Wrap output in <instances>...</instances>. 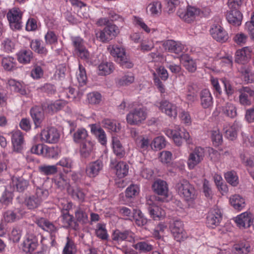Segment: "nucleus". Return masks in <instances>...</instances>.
<instances>
[{"instance_id": "obj_1", "label": "nucleus", "mask_w": 254, "mask_h": 254, "mask_svg": "<svg viewBox=\"0 0 254 254\" xmlns=\"http://www.w3.org/2000/svg\"><path fill=\"white\" fill-rule=\"evenodd\" d=\"M165 133L169 137L172 138L174 143L177 146H181L183 143V139L185 140L189 145H193L192 138L189 132L184 128L179 126H175L173 129H168Z\"/></svg>"}, {"instance_id": "obj_2", "label": "nucleus", "mask_w": 254, "mask_h": 254, "mask_svg": "<svg viewBox=\"0 0 254 254\" xmlns=\"http://www.w3.org/2000/svg\"><path fill=\"white\" fill-rule=\"evenodd\" d=\"M176 190L179 195L187 202H192L196 198V190L187 180H183L178 183Z\"/></svg>"}, {"instance_id": "obj_3", "label": "nucleus", "mask_w": 254, "mask_h": 254, "mask_svg": "<svg viewBox=\"0 0 254 254\" xmlns=\"http://www.w3.org/2000/svg\"><path fill=\"white\" fill-rule=\"evenodd\" d=\"M147 117L145 108H135L128 113L126 117L127 123L130 125H139L145 120Z\"/></svg>"}, {"instance_id": "obj_4", "label": "nucleus", "mask_w": 254, "mask_h": 254, "mask_svg": "<svg viewBox=\"0 0 254 254\" xmlns=\"http://www.w3.org/2000/svg\"><path fill=\"white\" fill-rule=\"evenodd\" d=\"M22 15L23 12L18 8L14 7L8 10L6 17L12 30H20L22 28Z\"/></svg>"}, {"instance_id": "obj_5", "label": "nucleus", "mask_w": 254, "mask_h": 254, "mask_svg": "<svg viewBox=\"0 0 254 254\" xmlns=\"http://www.w3.org/2000/svg\"><path fill=\"white\" fill-rule=\"evenodd\" d=\"M210 34L213 39L220 43H225L229 39L227 32L219 23L213 24L209 30Z\"/></svg>"}, {"instance_id": "obj_6", "label": "nucleus", "mask_w": 254, "mask_h": 254, "mask_svg": "<svg viewBox=\"0 0 254 254\" xmlns=\"http://www.w3.org/2000/svg\"><path fill=\"white\" fill-rule=\"evenodd\" d=\"M205 151L203 148L199 146L195 147L194 150L190 153L187 161L189 169H193L203 159Z\"/></svg>"}, {"instance_id": "obj_7", "label": "nucleus", "mask_w": 254, "mask_h": 254, "mask_svg": "<svg viewBox=\"0 0 254 254\" xmlns=\"http://www.w3.org/2000/svg\"><path fill=\"white\" fill-rule=\"evenodd\" d=\"M222 219L221 210L217 208L211 209L206 217V225L208 227L214 229L218 226Z\"/></svg>"}, {"instance_id": "obj_8", "label": "nucleus", "mask_w": 254, "mask_h": 254, "mask_svg": "<svg viewBox=\"0 0 254 254\" xmlns=\"http://www.w3.org/2000/svg\"><path fill=\"white\" fill-rule=\"evenodd\" d=\"M155 106L159 109L170 117L176 118L178 114V107L176 105L169 102L167 100H162L157 102Z\"/></svg>"}, {"instance_id": "obj_9", "label": "nucleus", "mask_w": 254, "mask_h": 254, "mask_svg": "<svg viewBox=\"0 0 254 254\" xmlns=\"http://www.w3.org/2000/svg\"><path fill=\"white\" fill-rule=\"evenodd\" d=\"M171 233L177 242H181L187 238V236L183 227L182 221L176 220L170 225Z\"/></svg>"}, {"instance_id": "obj_10", "label": "nucleus", "mask_w": 254, "mask_h": 254, "mask_svg": "<svg viewBox=\"0 0 254 254\" xmlns=\"http://www.w3.org/2000/svg\"><path fill=\"white\" fill-rule=\"evenodd\" d=\"M71 44L73 47L74 53L79 58L85 57V54L88 51L85 45L84 40L79 36L70 37Z\"/></svg>"}, {"instance_id": "obj_11", "label": "nucleus", "mask_w": 254, "mask_h": 254, "mask_svg": "<svg viewBox=\"0 0 254 254\" xmlns=\"http://www.w3.org/2000/svg\"><path fill=\"white\" fill-rule=\"evenodd\" d=\"M40 138L42 141L46 143H55L58 141L60 135L56 128L47 127L41 131Z\"/></svg>"}, {"instance_id": "obj_12", "label": "nucleus", "mask_w": 254, "mask_h": 254, "mask_svg": "<svg viewBox=\"0 0 254 254\" xmlns=\"http://www.w3.org/2000/svg\"><path fill=\"white\" fill-rule=\"evenodd\" d=\"M199 13V9L193 6H189L186 10L180 9L178 10V16L185 21L190 23Z\"/></svg>"}, {"instance_id": "obj_13", "label": "nucleus", "mask_w": 254, "mask_h": 254, "mask_svg": "<svg viewBox=\"0 0 254 254\" xmlns=\"http://www.w3.org/2000/svg\"><path fill=\"white\" fill-rule=\"evenodd\" d=\"M241 127V124L238 121H235L232 124H225L223 126L225 136L230 140H235L237 137V131Z\"/></svg>"}, {"instance_id": "obj_14", "label": "nucleus", "mask_w": 254, "mask_h": 254, "mask_svg": "<svg viewBox=\"0 0 254 254\" xmlns=\"http://www.w3.org/2000/svg\"><path fill=\"white\" fill-rule=\"evenodd\" d=\"M112 239L118 243L124 241L132 242L134 241V234L129 230L122 231L116 229L112 234Z\"/></svg>"}, {"instance_id": "obj_15", "label": "nucleus", "mask_w": 254, "mask_h": 254, "mask_svg": "<svg viewBox=\"0 0 254 254\" xmlns=\"http://www.w3.org/2000/svg\"><path fill=\"white\" fill-rule=\"evenodd\" d=\"M240 95L239 102L243 106H249L251 104L252 98L254 97V90L249 87H243L239 89Z\"/></svg>"}, {"instance_id": "obj_16", "label": "nucleus", "mask_w": 254, "mask_h": 254, "mask_svg": "<svg viewBox=\"0 0 254 254\" xmlns=\"http://www.w3.org/2000/svg\"><path fill=\"white\" fill-rule=\"evenodd\" d=\"M254 220L253 214L246 211L238 215L235 221L240 228H245L249 227L253 223Z\"/></svg>"}, {"instance_id": "obj_17", "label": "nucleus", "mask_w": 254, "mask_h": 254, "mask_svg": "<svg viewBox=\"0 0 254 254\" xmlns=\"http://www.w3.org/2000/svg\"><path fill=\"white\" fill-rule=\"evenodd\" d=\"M103 163L100 160L89 163L86 166L85 172L87 176L94 178L97 176L103 169Z\"/></svg>"}, {"instance_id": "obj_18", "label": "nucleus", "mask_w": 254, "mask_h": 254, "mask_svg": "<svg viewBox=\"0 0 254 254\" xmlns=\"http://www.w3.org/2000/svg\"><path fill=\"white\" fill-rule=\"evenodd\" d=\"M251 53L252 49L249 47L237 50L235 54V62L242 64H247L251 58Z\"/></svg>"}, {"instance_id": "obj_19", "label": "nucleus", "mask_w": 254, "mask_h": 254, "mask_svg": "<svg viewBox=\"0 0 254 254\" xmlns=\"http://www.w3.org/2000/svg\"><path fill=\"white\" fill-rule=\"evenodd\" d=\"M109 19L107 17L101 18L98 19L97 24L99 25H107L104 28L107 32V35L110 37L111 40L115 38L119 33L120 30L118 26L115 24H110Z\"/></svg>"}, {"instance_id": "obj_20", "label": "nucleus", "mask_w": 254, "mask_h": 254, "mask_svg": "<svg viewBox=\"0 0 254 254\" xmlns=\"http://www.w3.org/2000/svg\"><path fill=\"white\" fill-rule=\"evenodd\" d=\"M24 213L25 212L20 208L8 210L3 213V219L6 223H12L21 218Z\"/></svg>"}, {"instance_id": "obj_21", "label": "nucleus", "mask_w": 254, "mask_h": 254, "mask_svg": "<svg viewBox=\"0 0 254 254\" xmlns=\"http://www.w3.org/2000/svg\"><path fill=\"white\" fill-rule=\"evenodd\" d=\"M108 50L110 51L111 55L116 58L117 61L122 64L126 62L125 50L121 46L116 45H110L108 47Z\"/></svg>"}, {"instance_id": "obj_22", "label": "nucleus", "mask_w": 254, "mask_h": 254, "mask_svg": "<svg viewBox=\"0 0 254 254\" xmlns=\"http://www.w3.org/2000/svg\"><path fill=\"white\" fill-rule=\"evenodd\" d=\"M200 105L204 109L209 108L213 106V99L208 89H202L199 93Z\"/></svg>"}, {"instance_id": "obj_23", "label": "nucleus", "mask_w": 254, "mask_h": 254, "mask_svg": "<svg viewBox=\"0 0 254 254\" xmlns=\"http://www.w3.org/2000/svg\"><path fill=\"white\" fill-rule=\"evenodd\" d=\"M152 189L156 194L167 197L168 196L169 189L166 181L159 179L152 185Z\"/></svg>"}, {"instance_id": "obj_24", "label": "nucleus", "mask_w": 254, "mask_h": 254, "mask_svg": "<svg viewBox=\"0 0 254 254\" xmlns=\"http://www.w3.org/2000/svg\"><path fill=\"white\" fill-rule=\"evenodd\" d=\"M10 186L14 191L22 192L27 188L29 182L22 177H13Z\"/></svg>"}, {"instance_id": "obj_25", "label": "nucleus", "mask_w": 254, "mask_h": 254, "mask_svg": "<svg viewBox=\"0 0 254 254\" xmlns=\"http://www.w3.org/2000/svg\"><path fill=\"white\" fill-rule=\"evenodd\" d=\"M89 126L91 133L96 136L98 141L103 145L106 144V134L100 126L97 124H91Z\"/></svg>"}, {"instance_id": "obj_26", "label": "nucleus", "mask_w": 254, "mask_h": 254, "mask_svg": "<svg viewBox=\"0 0 254 254\" xmlns=\"http://www.w3.org/2000/svg\"><path fill=\"white\" fill-rule=\"evenodd\" d=\"M163 46L165 50L175 54L181 53L184 49V46L179 41L168 40L164 42Z\"/></svg>"}, {"instance_id": "obj_27", "label": "nucleus", "mask_w": 254, "mask_h": 254, "mask_svg": "<svg viewBox=\"0 0 254 254\" xmlns=\"http://www.w3.org/2000/svg\"><path fill=\"white\" fill-rule=\"evenodd\" d=\"M11 142L14 151L19 152L22 149V145L24 142L23 135L19 130H15L12 132Z\"/></svg>"}, {"instance_id": "obj_28", "label": "nucleus", "mask_w": 254, "mask_h": 254, "mask_svg": "<svg viewBox=\"0 0 254 254\" xmlns=\"http://www.w3.org/2000/svg\"><path fill=\"white\" fill-rule=\"evenodd\" d=\"M30 115L33 120L35 127H40L44 119V112L42 108L38 106L32 107L30 110Z\"/></svg>"}, {"instance_id": "obj_29", "label": "nucleus", "mask_w": 254, "mask_h": 254, "mask_svg": "<svg viewBox=\"0 0 254 254\" xmlns=\"http://www.w3.org/2000/svg\"><path fill=\"white\" fill-rule=\"evenodd\" d=\"M181 63L185 68L190 72H194L196 69V64L194 60L187 54H182L180 58Z\"/></svg>"}, {"instance_id": "obj_30", "label": "nucleus", "mask_w": 254, "mask_h": 254, "mask_svg": "<svg viewBox=\"0 0 254 254\" xmlns=\"http://www.w3.org/2000/svg\"><path fill=\"white\" fill-rule=\"evenodd\" d=\"M67 192L73 199L77 200L79 202H83L85 201L86 193L85 190L79 187L68 188Z\"/></svg>"}, {"instance_id": "obj_31", "label": "nucleus", "mask_w": 254, "mask_h": 254, "mask_svg": "<svg viewBox=\"0 0 254 254\" xmlns=\"http://www.w3.org/2000/svg\"><path fill=\"white\" fill-rule=\"evenodd\" d=\"M55 185L60 190L70 188L69 180L62 173L57 175L53 179Z\"/></svg>"}, {"instance_id": "obj_32", "label": "nucleus", "mask_w": 254, "mask_h": 254, "mask_svg": "<svg viewBox=\"0 0 254 254\" xmlns=\"http://www.w3.org/2000/svg\"><path fill=\"white\" fill-rule=\"evenodd\" d=\"M226 18L229 23L239 26L242 23L243 15L239 10H230L227 14Z\"/></svg>"}, {"instance_id": "obj_33", "label": "nucleus", "mask_w": 254, "mask_h": 254, "mask_svg": "<svg viewBox=\"0 0 254 254\" xmlns=\"http://www.w3.org/2000/svg\"><path fill=\"white\" fill-rule=\"evenodd\" d=\"M38 246L36 239L32 236H28L22 243V249L25 253H30L34 251Z\"/></svg>"}, {"instance_id": "obj_34", "label": "nucleus", "mask_w": 254, "mask_h": 254, "mask_svg": "<svg viewBox=\"0 0 254 254\" xmlns=\"http://www.w3.org/2000/svg\"><path fill=\"white\" fill-rule=\"evenodd\" d=\"M36 224L44 231L50 232L51 234L57 231V228L46 219L41 217L37 219Z\"/></svg>"}, {"instance_id": "obj_35", "label": "nucleus", "mask_w": 254, "mask_h": 254, "mask_svg": "<svg viewBox=\"0 0 254 254\" xmlns=\"http://www.w3.org/2000/svg\"><path fill=\"white\" fill-rule=\"evenodd\" d=\"M221 81L223 84L224 92L228 99L232 100L234 98V94L236 92V88L231 84L230 80L226 78H222Z\"/></svg>"}, {"instance_id": "obj_36", "label": "nucleus", "mask_w": 254, "mask_h": 254, "mask_svg": "<svg viewBox=\"0 0 254 254\" xmlns=\"http://www.w3.org/2000/svg\"><path fill=\"white\" fill-rule=\"evenodd\" d=\"M162 5L160 1L153 0L148 4L147 9L153 17L159 16L162 12Z\"/></svg>"}, {"instance_id": "obj_37", "label": "nucleus", "mask_w": 254, "mask_h": 254, "mask_svg": "<svg viewBox=\"0 0 254 254\" xmlns=\"http://www.w3.org/2000/svg\"><path fill=\"white\" fill-rule=\"evenodd\" d=\"M17 60L21 64H27L30 62L33 56L32 52L29 49H22L17 54Z\"/></svg>"}, {"instance_id": "obj_38", "label": "nucleus", "mask_w": 254, "mask_h": 254, "mask_svg": "<svg viewBox=\"0 0 254 254\" xmlns=\"http://www.w3.org/2000/svg\"><path fill=\"white\" fill-rule=\"evenodd\" d=\"M112 148L114 154L119 158H122L125 155V150L121 141L117 137H112Z\"/></svg>"}, {"instance_id": "obj_39", "label": "nucleus", "mask_w": 254, "mask_h": 254, "mask_svg": "<svg viewBox=\"0 0 254 254\" xmlns=\"http://www.w3.org/2000/svg\"><path fill=\"white\" fill-rule=\"evenodd\" d=\"M94 143L91 140H85V142L81 143L80 153L83 158H87L93 150Z\"/></svg>"}, {"instance_id": "obj_40", "label": "nucleus", "mask_w": 254, "mask_h": 254, "mask_svg": "<svg viewBox=\"0 0 254 254\" xmlns=\"http://www.w3.org/2000/svg\"><path fill=\"white\" fill-rule=\"evenodd\" d=\"M148 210L150 216L154 220L160 219L165 215L164 210L154 204L149 205Z\"/></svg>"}, {"instance_id": "obj_41", "label": "nucleus", "mask_w": 254, "mask_h": 254, "mask_svg": "<svg viewBox=\"0 0 254 254\" xmlns=\"http://www.w3.org/2000/svg\"><path fill=\"white\" fill-rule=\"evenodd\" d=\"M222 113L225 116L233 119L237 115V108L234 104L227 102L222 107Z\"/></svg>"}, {"instance_id": "obj_42", "label": "nucleus", "mask_w": 254, "mask_h": 254, "mask_svg": "<svg viewBox=\"0 0 254 254\" xmlns=\"http://www.w3.org/2000/svg\"><path fill=\"white\" fill-rule=\"evenodd\" d=\"M98 68L99 75H107L113 72L114 64L112 62L102 63L98 65Z\"/></svg>"}, {"instance_id": "obj_43", "label": "nucleus", "mask_w": 254, "mask_h": 254, "mask_svg": "<svg viewBox=\"0 0 254 254\" xmlns=\"http://www.w3.org/2000/svg\"><path fill=\"white\" fill-rule=\"evenodd\" d=\"M95 235L100 239L103 241H108L109 236L106 229V224L99 223L96 225L95 230Z\"/></svg>"}, {"instance_id": "obj_44", "label": "nucleus", "mask_w": 254, "mask_h": 254, "mask_svg": "<svg viewBox=\"0 0 254 254\" xmlns=\"http://www.w3.org/2000/svg\"><path fill=\"white\" fill-rule=\"evenodd\" d=\"M230 202L235 209L239 211L241 210L245 206V199L238 194L231 197Z\"/></svg>"}, {"instance_id": "obj_45", "label": "nucleus", "mask_w": 254, "mask_h": 254, "mask_svg": "<svg viewBox=\"0 0 254 254\" xmlns=\"http://www.w3.org/2000/svg\"><path fill=\"white\" fill-rule=\"evenodd\" d=\"M30 47L35 52L42 55H46L48 51L44 46L43 42L39 39L33 40L30 42Z\"/></svg>"}, {"instance_id": "obj_46", "label": "nucleus", "mask_w": 254, "mask_h": 254, "mask_svg": "<svg viewBox=\"0 0 254 254\" xmlns=\"http://www.w3.org/2000/svg\"><path fill=\"white\" fill-rule=\"evenodd\" d=\"M135 143L136 148L141 152L147 150L151 144L149 139L143 135H140L135 138Z\"/></svg>"}, {"instance_id": "obj_47", "label": "nucleus", "mask_w": 254, "mask_h": 254, "mask_svg": "<svg viewBox=\"0 0 254 254\" xmlns=\"http://www.w3.org/2000/svg\"><path fill=\"white\" fill-rule=\"evenodd\" d=\"M56 165L61 166L66 170V171H64L65 172L68 173L71 172V170L74 168L75 164L72 158L68 157H64L57 163Z\"/></svg>"}, {"instance_id": "obj_48", "label": "nucleus", "mask_w": 254, "mask_h": 254, "mask_svg": "<svg viewBox=\"0 0 254 254\" xmlns=\"http://www.w3.org/2000/svg\"><path fill=\"white\" fill-rule=\"evenodd\" d=\"M116 174L119 178L126 176L128 172V166L126 162L120 161L115 166Z\"/></svg>"}, {"instance_id": "obj_49", "label": "nucleus", "mask_w": 254, "mask_h": 254, "mask_svg": "<svg viewBox=\"0 0 254 254\" xmlns=\"http://www.w3.org/2000/svg\"><path fill=\"white\" fill-rule=\"evenodd\" d=\"M74 213L75 219L78 222L82 224H86L88 222V215L83 207L80 206L77 207Z\"/></svg>"}, {"instance_id": "obj_50", "label": "nucleus", "mask_w": 254, "mask_h": 254, "mask_svg": "<svg viewBox=\"0 0 254 254\" xmlns=\"http://www.w3.org/2000/svg\"><path fill=\"white\" fill-rule=\"evenodd\" d=\"M1 64L3 68L7 71H11L16 67L15 59L12 57H6L2 59Z\"/></svg>"}, {"instance_id": "obj_51", "label": "nucleus", "mask_w": 254, "mask_h": 254, "mask_svg": "<svg viewBox=\"0 0 254 254\" xmlns=\"http://www.w3.org/2000/svg\"><path fill=\"white\" fill-rule=\"evenodd\" d=\"M250 251V245L246 243L236 244L233 247V251L235 254H248Z\"/></svg>"}, {"instance_id": "obj_52", "label": "nucleus", "mask_w": 254, "mask_h": 254, "mask_svg": "<svg viewBox=\"0 0 254 254\" xmlns=\"http://www.w3.org/2000/svg\"><path fill=\"white\" fill-rule=\"evenodd\" d=\"M87 136V131L85 129L78 128L73 134V140L76 143H82L85 140H88L86 139Z\"/></svg>"}, {"instance_id": "obj_53", "label": "nucleus", "mask_w": 254, "mask_h": 254, "mask_svg": "<svg viewBox=\"0 0 254 254\" xmlns=\"http://www.w3.org/2000/svg\"><path fill=\"white\" fill-rule=\"evenodd\" d=\"M76 253V246L73 241L69 237H66V242L63 250L62 254H75Z\"/></svg>"}, {"instance_id": "obj_54", "label": "nucleus", "mask_w": 254, "mask_h": 254, "mask_svg": "<svg viewBox=\"0 0 254 254\" xmlns=\"http://www.w3.org/2000/svg\"><path fill=\"white\" fill-rule=\"evenodd\" d=\"M76 78L80 86L86 83L87 75L85 67L80 63L78 64V69L76 72Z\"/></svg>"}, {"instance_id": "obj_55", "label": "nucleus", "mask_w": 254, "mask_h": 254, "mask_svg": "<svg viewBox=\"0 0 254 254\" xmlns=\"http://www.w3.org/2000/svg\"><path fill=\"white\" fill-rule=\"evenodd\" d=\"M103 127L111 132H117L120 130V124H117L115 121L108 119L102 121Z\"/></svg>"}, {"instance_id": "obj_56", "label": "nucleus", "mask_w": 254, "mask_h": 254, "mask_svg": "<svg viewBox=\"0 0 254 254\" xmlns=\"http://www.w3.org/2000/svg\"><path fill=\"white\" fill-rule=\"evenodd\" d=\"M132 247L141 253H147L153 249V246L146 241H141L134 244Z\"/></svg>"}, {"instance_id": "obj_57", "label": "nucleus", "mask_w": 254, "mask_h": 254, "mask_svg": "<svg viewBox=\"0 0 254 254\" xmlns=\"http://www.w3.org/2000/svg\"><path fill=\"white\" fill-rule=\"evenodd\" d=\"M224 177L226 181L232 186H237L239 184L238 176L234 171L227 172L225 174Z\"/></svg>"}, {"instance_id": "obj_58", "label": "nucleus", "mask_w": 254, "mask_h": 254, "mask_svg": "<svg viewBox=\"0 0 254 254\" xmlns=\"http://www.w3.org/2000/svg\"><path fill=\"white\" fill-rule=\"evenodd\" d=\"M72 202L65 198H61L59 200L58 203V207L61 209L62 214L69 212V210L72 207Z\"/></svg>"}, {"instance_id": "obj_59", "label": "nucleus", "mask_w": 254, "mask_h": 254, "mask_svg": "<svg viewBox=\"0 0 254 254\" xmlns=\"http://www.w3.org/2000/svg\"><path fill=\"white\" fill-rule=\"evenodd\" d=\"M41 202L36 197L35 195H32L27 197L25 200V204L29 209H34L38 207Z\"/></svg>"}, {"instance_id": "obj_60", "label": "nucleus", "mask_w": 254, "mask_h": 254, "mask_svg": "<svg viewBox=\"0 0 254 254\" xmlns=\"http://www.w3.org/2000/svg\"><path fill=\"white\" fill-rule=\"evenodd\" d=\"M139 191V186L137 184H132L127 188L125 195L127 198H133L138 195Z\"/></svg>"}, {"instance_id": "obj_61", "label": "nucleus", "mask_w": 254, "mask_h": 254, "mask_svg": "<svg viewBox=\"0 0 254 254\" xmlns=\"http://www.w3.org/2000/svg\"><path fill=\"white\" fill-rule=\"evenodd\" d=\"M67 102L62 100H57L48 106V110L49 112L54 113L63 109L66 104Z\"/></svg>"}, {"instance_id": "obj_62", "label": "nucleus", "mask_w": 254, "mask_h": 254, "mask_svg": "<svg viewBox=\"0 0 254 254\" xmlns=\"http://www.w3.org/2000/svg\"><path fill=\"white\" fill-rule=\"evenodd\" d=\"M87 99L89 104L98 105L101 101L102 95L98 92H92L87 94Z\"/></svg>"}, {"instance_id": "obj_63", "label": "nucleus", "mask_w": 254, "mask_h": 254, "mask_svg": "<svg viewBox=\"0 0 254 254\" xmlns=\"http://www.w3.org/2000/svg\"><path fill=\"white\" fill-rule=\"evenodd\" d=\"M34 195L41 202L46 199L49 195L48 190L44 188L43 186L37 187L35 190V193Z\"/></svg>"}, {"instance_id": "obj_64", "label": "nucleus", "mask_w": 254, "mask_h": 254, "mask_svg": "<svg viewBox=\"0 0 254 254\" xmlns=\"http://www.w3.org/2000/svg\"><path fill=\"white\" fill-rule=\"evenodd\" d=\"M166 141L165 138L162 136L155 137L151 142L150 146L156 150H161L165 147Z\"/></svg>"}]
</instances>
